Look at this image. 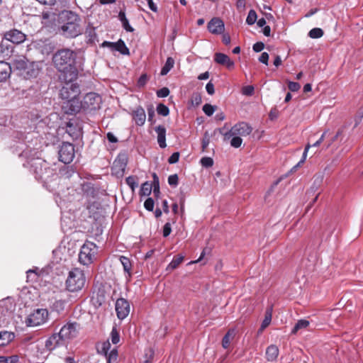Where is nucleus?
<instances>
[{"label": "nucleus", "instance_id": "obj_1", "mask_svg": "<svg viewBox=\"0 0 363 363\" xmlns=\"http://www.w3.org/2000/svg\"><path fill=\"white\" fill-rule=\"evenodd\" d=\"M76 59L77 53L69 48L59 49L52 55V62L60 73V80L64 82H72L77 78Z\"/></svg>", "mask_w": 363, "mask_h": 363}, {"label": "nucleus", "instance_id": "obj_2", "mask_svg": "<svg viewBox=\"0 0 363 363\" xmlns=\"http://www.w3.org/2000/svg\"><path fill=\"white\" fill-rule=\"evenodd\" d=\"M60 30L66 38H76L82 33L81 18L72 11H63L60 14Z\"/></svg>", "mask_w": 363, "mask_h": 363}, {"label": "nucleus", "instance_id": "obj_3", "mask_svg": "<svg viewBox=\"0 0 363 363\" xmlns=\"http://www.w3.org/2000/svg\"><path fill=\"white\" fill-rule=\"evenodd\" d=\"M12 63L14 69L19 70L26 78L35 77L38 73V70L34 68V62H30L24 56L16 57Z\"/></svg>", "mask_w": 363, "mask_h": 363}, {"label": "nucleus", "instance_id": "obj_4", "mask_svg": "<svg viewBox=\"0 0 363 363\" xmlns=\"http://www.w3.org/2000/svg\"><path fill=\"white\" fill-rule=\"evenodd\" d=\"M85 284V277L83 271L75 268L69 272L66 281V287L69 291H78L81 290Z\"/></svg>", "mask_w": 363, "mask_h": 363}, {"label": "nucleus", "instance_id": "obj_5", "mask_svg": "<svg viewBox=\"0 0 363 363\" xmlns=\"http://www.w3.org/2000/svg\"><path fill=\"white\" fill-rule=\"evenodd\" d=\"M98 247L90 241H86L82 246L79 254V261L84 265L91 264L97 255Z\"/></svg>", "mask_w": 363, "mask_h": 363}, {"label": "nucleus", "instance_id": "obj_6", "mask_svg": "<svg viewBox=\"0 0 363 363\" xmlns=\"http://www.w3.org/2000/svg\"><path fill=\"white\" fill-rule=\"evenodd\" d=\"M252 132V126L246 122L242 121L235 124L230 130L224 134V138L229 139L233 135L245 137Z\"/></svg>", "mask_w": 363, "mask_h": 363}, {"label": "nucleus", "instance_id": "obj_7", "mask_svg": "<svg viewBox=\"0 0 363 363\" xmlns=\"http://www.w3.org/2000/svg\"><path fill=\"white\" fill-rule=\"evenodd\" d=\"M48 311L45 308H38L28 315L26 325L29 327L38 326L43 324L48 319Z\"/></svg>", "mask_w": 363, "mask_h": 363}, {"label": "nucleus", "instance_id": "obj_8", "mask_svg": "<svg viewBox=\"0 0 363 363\" xmlns=\"http://www.w3.org/2000/svg\"><path fill=\"white\" fill-rule=\"evenodd\" d=\"M79 330L80 325L79 323L76 322H69L62 327L59 333L65 342L66 340H70L77 337Z\"/></svg>", "mask_w": 363, "mask_h": 363}, {"label": "nucleus", "instance_id": "obj_9", "mask_svg": "<svg viewBox=\"0 0 363 363\" xmlns=\"http://www.w3.org/2000/svg\"><path fill=\"white\" fill-rule=\"evenodd\" d=\"M59 160L65 164H69L73 161L75 155L74 147L70 143H63L58 151Z\"/></svg>", "mask_w": 363, "mask_h": 363}, {"label": "nucleus", "instance_id": "obj_10", "mask_svg": "<svg viewBox=\"0 0 363 363\" xmlns=\"http://www.w3.org/2000/svg\"><path fill=\"white\" fill-rule=\"evenodd\" d=\"M128 155L125 152H121L113 163L112 173L117 177H123L128 163Z\"/></svg>", "mask_w": 363, "mask_h": 363}, {"label": "nucleus", "instance_id": "obj_11", "mask_svg": "<svg viewBox=\"0 0 363 363\" xmlns=\"http://www.w3.org/2000/svg\"><path fill=\"white\" fill-rule=\"evenodd\" d=\"M65 85L60 89V97L66 101L79 96L80 94L79 86L77 84L65 82Z\"/></svg>", "mask_w": 363, "mask_h": 363}, {"label": "nucleus", "instance_id": "obj_12", "mask_svg": "<svg viewBox=\"0 0 363 363\" xmlns=\"http://www.w3.org/2000/svg\"><path fill=\"white\" fill-rule=\"evenodd\" d=\"M4 38L13 44H21L26 39V35L18 29H11L4 33Z\"/></svg>", "mask_w": 363, "mask_h": 363}, {"label": "nucleus", "instance_id": "obj_13", "mask_svg": "<svg viewBox=\"0 0 363 363\" xmlns=\"http://www.w3.org/2000/svg\"><path fill=\"white\" fill-rule=\"evenodd\" d=\"M82 108V102L79 100V96L66 101L62 104V109L67 114H74L78 113Z\"/></svg>", "mask_w": 363, "mask_h": 363}, {"label": "nucleus", "instance_id": "obj_14", "mask_svg": "<svg viewBox=\"0 0 363 363\" xmlns=\"http://www.w3.org/2000/svg\"><path fill=\"white\" fill-rule=\"evenodd\" d=\"M116 311L119 319L123 320L130 313V305L125 298H118L116 302Z\"/></svg>", "mask_w": 363, "mask_h": 363}, {"label": "nucleus", "instance_id": "obj_15", "mask_svg": "<svg viewBox=\"0 0 363 363\" xmlns=\"http://www.w3.org/2000/svg\"><path fill=\"white\" fill-rule=\"evenodd\" d=\"M65 343L59 333H54L46 340L45 347L48 350L52 351L57 347L64 345Z\"/></svg>", "mask_w": 363, "mask_h": 363}, {"label": "nucleus", "instance_id": "obj_16", "mask_svg": "<svg viewBox=\"0 0 363 363\" xmlns=\"http://www.w3.org/2000/svg\"><path fill=\"white\" fill-rule=\"evenodd\" d=\"M208 29L213 34H220L224 30V23L220 18H213L208 22Z\"/></svg>", "mask_w": 363, "mask_h": 363}, {"label": "nucleus", "instance_id": "obj_17", "mask_svg": "<svg viewBox=\"0 0 363 363\" xmlns=\"http://www.w3.org/2000/svg\"><path fill=\"white\" fill-rule=\"evenodd\" d=\"M30 166L33 169L36 177L41 178L43 169H45L47 167V164L44 160L38 157L31 161Z\"/></svg>", "mask_w": 363, "mask_h": 363}, {"label": "nucleus", "instance_id": "obj_18", "mask_svg": "<svg viewBox=\"0 0 363 363\" xmlns=\"http://www.w3.org/2000/svg\"><path fill=\"white\" fill-rule=\"evenodd\" d=\"M214 61L221 65L225 66L228 69H231L234 67L235 63L225 54L216 52L214 55Z\"/></svg>", "mask_w": 363, "mask_h": 363}, {"label": "nucleus", "instance_id": "obj_19", "mask_svg": "<svg viewBox=\"0 0 363 363\" xmlns=\"http://www.w3.org/2000/svg\"><path fill=\"white\" fill-rule=\"evenodd\" d=\"M11 67L10 64L0 61V83L5 82L11 76Z\"/></svg>", "mask_w": 363, "mask_h": 363}, {"label": "nucleus", "instance_id": "obj_20", "mask_svg": "<svg viewBox=\"0 0 363 363\" xmlns=\"http://www.w3.org/2000/svg\"><path fill=\"white\" fill-rule=\"evenodd\" d=\"M133 118L138 125H143L146 119L145 110L139 106L133 112Z\"/></svg>", "mask_w": 363, "mask_h": 363}, {"label": "nucleus", "instance_id": "obj_21", "mask_svg": "<svg viewBox=\"0 0 363 363\" xmlns=\"http://www.w3.org/2000/svg\"><path fill=\"white\" fill-rule=\"evenodd\" d=\"M325 134H326V132H324L322 134V135L320 136V138H319V140H318L313 145H310L309 143L306 145L304 152L303 153L302 159L298 162V163L294 167H298L305 162V160H306V156H307V152H308L309 148L311 147H318L323 141Z\"/></svg>", "mask_w": 363, "mask_h": 363}, {"label": "nucleus", "instance_id": "obj_22", "mask_svg": "<svg viewBox=\"0 0 363 363\" xmlns=\"http://www.w3.org/2000/svg\"><path fill=\"white\" fill-rule=\"evenodd\" d=\"M157 134V143L161 148H164L166 145V129L162 125L155 128Z\"/></svg>", "mask_w": 363, "mask_h": 363}, {"label": "nucleus", "instance_id": "obj_23", "mask_svg": "<svg viewBox=\"0 0 363 363\" xmlns=\"http://www.w3.org/2000/svg\"><path fill=\"white\" fill-rule=\"evenodd\" d=\"M14 333L6 330L0 331V347L5 346L14 339Z\"/></svg>", "mask_w": 363, "mask_h": 363}, {"label": "nucleus", "instance_id": "obj_24", "mask_svg": "<svg viewBox=\"0 0 363 363\" xmlns=\"http://www.w3.org/2000/svg\"><path fill=\"white\" fill-rule=\"evenodd\" d=\"M113 51H118L121 54L127 55H129V49L125 45L124 41L121 39L118 40L117 42L113 43V45L112 48Z\"/></svg>", "mask_w": 363, "mask_h": 363}, {"label": "nucleus", "instance_id": "obj_25", "mask_svg": "<svg viewBox=\"0 0 363 363\" xmlns=\"http://www.w3.org/2000/svg\"><path fill=\"white\" fill-rule=\"evenodd\" d=\"M279 355V349L274 345H269L266 350V358L268 361L273 362Z\"/></svg>", "mask_w": 363, "mask_h": 363}, {"label": "nucleus", "instance_id": "obj_26", "mask_svg": "<svg viewBox=\"0 0 363 363\" xmlns=\"http://www.w3.org/2000/svg\"><path fill=\"white\" fill-rule=\"evenodd\" d=\"M235 335V333L234 329L228 330V331L226 333V334L224 335L222 340V346L223 348L227 349L229 347L230 341L232 339H233Z\"/></svg>", "mask_w": 363, "mask_h": 363}, {"label": "nucleus", "instance_id": "obj_27", "mask_svg": "<svg viewBox=\"0 0 363 363\" xmlns=\"http://www.w3.org/2000/svg\"><path fill=\"white\" fill-rule=\"evenodd\" d=\"M120 261L123 267L124 272L128 274V277L131 276L132 264L129 258L125 256L120 257Z\"/></svg>", "mask_w": 363, "mask_h": 363}, {"label": "nucleus", "instance_id": "obj_28", "mask_svg": "<svg viewBox=\"0 0 363 363\" xmlns=\"http://www.w3.org/2000/svg\"><path fill=\"white\" fill-rule=\"evenodd\" d=\"M65 300L59 299L55 301V302L52 303L51 306V308L53 311H56L57 313H60L65 310Z\"/></svg>", "mask_w": 363, "mask_h": 363}, {"label": "nucleus", "instance_id": "obj_29", "mask_svg": "<svg viewBox=\"0 0 363 363\" xmlns=\"http://www.w3.org/2000/svg\"><path fill=\"white\" fill-rule=\"evenodd\" d=\"M118 18L122 23V26H123V28L126 31H128V32L133 31V28L129 24L128 20L127 19V18L125 16V13L123 11H121L119 12Z\"/></svg>", "mask_w": 363, "mask_h": 363}, {"label": "nucleus", "instance_id": "obj_30", "mask_svg": "<svg viewBox=\"0 0 363 363\" xmlns=\"http://www.w3.org/2000/svg\"><path fill=\"white\" fill-rule=\"evenodd\" d=\"M309 324V321L306 320L301 319L298 320L292 329L291 333L296 334L298 330L307 328Z\"/></svg>", "mask_w": 363, "mask_h": 363}, {"label": "nucleus", "instance_id": "obj_31", "mask_svg": "<svg viewBox=\"0 0 363 363\" xmlns=\"http://www.w3.org/2000/svg\"><path fill=\"white\" fill-rule=\"evenodd\" d=\"M12 52V48L4 43L3 41L0 43V57L9 56Z\"/></svg>", "mask_w": 363, "mask_h": 363}, {"label": "nucleus", "instance_id": "obj_32", "mask_svg": "<svg viewBox=\"0 0 363 363\" xmlns=\"http://www.w3.org/2000/svg\"><path fill=\"white\" fill-rule=\"evenodd\" d=\"M174 64V61L172 57H168L165 65L163 66L161 70V75L164 76L166 75L169 70L173 67Z\"/></svg>", "mask_w": 363, "mask_h": 363}, {"label": "nucleus", "instance_id": "obj_33", "mask_svg": "<svg viewBox=\"0 0 363 363\" xmlns=\"http://www.w3.org/2000/svg\"><path fill=\"white\" fill-rule=\"evenodd\" d=\"M182 264V255H177L167 267V270H173Z\"/></svg>", "mask_w": 363, "mask_h": 363}, {"label": "nucleus", "instance_id": "obj_34", "mask_svg": "<svg viewBox=\"0 0 363 363\" xmlns=\"http://www.w3.org/2000/svg\"><path fill=\"white\" fill-rule=\"evenodd\" d=\"M85 99L86 102L90 101L91 103V101H94V104H96L98 107L99 106L101 101L100 96L94 93L87 94L86 95Z\"/></svg>", "mask_w": 363, "mask_h": 363}, {"label": "nucleus", "instance_id": "obj_35", "mask_svg": "<svg viewBox=\"0 0 363 363\" xmlns=\"http://www.w3.org/2000/svg\"><path fill=\"white\" fill-rule=\"evenodd\" d=\"M152 186L151 184L145 182L141 186L140 194L141 196H149L152 191Z\"/></svg>", "mask_w": 363, "mask_h": 363}, {"label": "nucleus", "instance_id": "obj_36", "mask_svg": "<svg viewBox=\"0 0 363 363\" xmlns=\"http://www.w3.org/2000/svg\"><path fill=\"white\" fill-rule=\"evenodd\" d=\"M272 320V313L269 311H267L264 316V319L263 320L259 330H264L271 323Z\"/></svg>", "mask_w": 363, "mask_h": 363}, {"label": "nucleus", "instance_id": "obj_37", "mask_svg": "<svg viewBox=\"0 0 363 363\" xmlns=\"http://www.w3.org/2000/svg\"><path fill=\"white\" fill-rule=\"evenodd\" d=\"M324 32L321 28H314L309 31L308 36L311 38H321Z\"/></svg>", "mask_w": 363, "mask_h": 363}, {"label": "nucleus", "instance_id": "obj_38", "mask_svg": "<svg viewBox=\"0 0 363 363\" xmlns=\"http://www.w3.org/2000/svg\"><path fill=\"white\" fill-rule=\"evenodd\" d=\"M257 16L255 10L251 9L248 12V15L246 18V23L248 25H253L257 21Z\"/></svg>", "mask_w": 363, "mask_h": 363}, {"label": "nucleus", "instance_id": "obj_39", "mask_svg": "<svg viewBox=\"0 0 363 363\" xmlns=\"http://www.w3.org/2000/svg\"><path fill=\"white\" fill-rule=\"evenodd\" d=\"M106 357L107 363H116L118 357L117 350L113 349Z\"/></svg>", "mask_w": 363, "mask_h": 363}, {"label": "nucleus", "instance_id": "obj_40", "mask_svg": "<svg viewBox=\"0 0 363 363\" xmlns=\"http://www.w3.org/2000/svg\"><path fill=\"white\" fill-rule=\"evenodd\" d=\"M202 101L201 96L199 93H194L191 96L190 104L192 106H198Z\"/></svg>", "mask_w": 363, "mask_h": 363}, {"label": "nucleus", "instance_id": "obj_41", "mask_svg": "<svg viewBox=\"0 0 363 363\" xmlns=\"http://www.w3.org/2000/svg\"><path fill=\"white\" fill-rule=\"evenodd\" d=\"M18 361V357L13 355L10 357L0 356V363H16Z\"/></svg>", "mask_w": 363, "mask_h": 363}, {"label": "nucleus", "instance_id": "obj_42", "mask_svg": "<svg viewBox=\"0 0 363 363\" xmlns=\"http://www.w3.org/2000/svg\"><path fill=\"white\" fill-rule=\"evenodd\" d=\"M216 109V106H212L210 104H206L203 106V111L208 116H211Z\"/></svg>", "mask_w": 363, "mask_h": 363}, {"label": "nucleus", "instance_id": "obj_43", "mask_svg": "<svg viewBox=\"0 0 363 363\" xmlns=\"http://www.w3.org/2000/svg\"><path fill=\"white\" fill-rule=\"evenodd\" d=\"M230 140V145L235 148H238L242 143V139L238 135H233Z\"/></svg>", "mask_w": 363, "mask_h": 363}, {"label": "nucleus", "instance_id": "obj_44", "mask_svg": "<svg viewBox=\"0 0 363 363\" xmlns=\"http://www.w3.org/2000/svg\"><path fill=\"white\" fill-rule=\"evenodd\" d=\"M157 111L159 115L166 116L169 114V108L167 106L164 105L163 104H160L157 106Z\"/></svg>", "mask_w": 363, "mask_h": 363}, {"label": "nucleus", "instance_id": "obj_45", "mask_svg": "<svg viewBox=\"0 0 363 363\" xmlns=\"http://www.w3.org/2000/svg\"><path fill=\"white\" fill-rule=\"evenodd\" d=\"M111 341L113 344H117L120 340V335L119 333L116 329V327H113L112 328L111 333Z\"/></svg>", "mask_w": 363, "mask_h": 363}, {"label": "nucleus", "instance_id": "obj_46", "mask_svg": "<svg viewBox=\"0 0 363 363\" xmlns=\"http://www.w3.org/2000/svg\"><path fill=\"white\" fill-rule=\"evenodd\" d=\"M168 184L172 187H176L179 184V177L177 174H172L168 177Z\"/></svg>", "mask_w": 363, "mask_h": 363}, {"label": "nucleus", "instance_id": "obj_47", "mask_svg": "<svg viewBox=\"0 0 363 363\" xmlns=\"http://www.w3.org/2000/svg\"><path fill=\"white\" fill-rule=\"evenodd\" d=\"M201 164L204 167H211L213 164V160L211 157H205L201 158Z\"/></svg>", "mask_w": 363, "mask_h": 363}, {"label": "nucleus", "instance_id": "obj_48", "mask_svg": "<svg viewBox=\"0 0 363 363\" xmlns=\"http://www.w3.org/2000/svg\"><path fill=\"white\" fill-rule=\"evenodd\" d=\"M125 182L132 190H134L135 188L138 186V183L136 182L135 178L133 176L127 177Z\"/></svg>", "mask_w": 363, "mask_h": 363}, {"label": "nucleus", "instance_id": "obj_49", "mask_svg": "<svg viewBox=\"0 0 363 363\" xmlns=\"http://www.w3.org/2000/svg\"><path fill=\"white\" fill-rule=\"evenodd\" d=\"M111 345L108 342H104L101 345V347L100 350H99V352L101 353L104 356H106L108 353L109 352Z\"/></svg>", "mask_w": 363, "mask_h": 363}, {"label": "nucleus", "instance_id": "obj_50", "mask_svg": "<svg viewBox=\"0 0 363 363\" xmlns=\"http://www.w3.org/2000/svg\"><path fill=\"white\" fill-rule=\"evenodd\" d=\"M254 86L251 85L245 86L242 89V94L245 96H252L254 94Z\"/></svg>", "mask_w": 363, "mask_h": 363}, {"label": "nucleus", "instance_id": "obj_51", "mask_svg": "<svg viewBox=\"0 0 363 363\" xmlns=\"http://www.w3.org/2000/svg\"><path fill=\"white\" fill-rule=\"evenodd\" d=\"M169 94V90L167 87H163L157 91V96L160 98L167 97Z\"/></svg>", "mask_w": 363, "mask_h": 363}, {"label": "nucleus", "instance_id": "obj_52", "mask_svg": "<svg viewBox=\"0 0 363 363\" xmlns=\"http://www.w3.org/2000/svg\"><path fill=\"white\" fill-rule=\"evenodd\" d=\"M145 208L150 211H152L154 208V201L152 198H148L144 203Z\"/></svg>", "mask_w": 363, "mask_h": 363}, {"label": "nucleus", "instance_id": "obj_53", "mask_svg": "<svg viewBox=\"0 0 363 363\" xmlns=\"http://www.w3.org/2000/svg\"><path fill=\"white\" fill-rule=\"evenodd\" d=\"M288 88L291 91H297L300 89L301 85L298 82H289Z\"/></svg>", "mask_w": 363, "mask_h": 363}, {"label": "nucleus", "instance_id": "obj_54", "mask_svg": "<svg viewBox=\"0 0 363 363\" xmlns=\"http://www.w3.org/2000/svg\"><path fill=\"white\" fill-rule=\"evenodd\" d=\"M180 153L179 152H174L168 159L169 164H174L179 160Z\"/></svg>", "mask_w": 363, "mask_h": 363}, {"label": "nucleus", "instance_id": "obj_55", "mask_svg": "<svg viewBox=\"0 0 363 363\" xmlns=\"http://www.w3.org/2000/svg\"><path fill=\"white\" fill-rule=\"evenodd\" d=\"M264 48V44L262 42H257L253 45V50L256 52H261Z\"/></svg>", "mask_w": 363, "mask_h": 363}, {"label": "nucleus", "instance_id": "obj_56", "mask_svg": "<svg viewBox=\"0 0 363 363\" xmlns=\"http://www.w3.org/2000/svg\"><path fill=\"white\" fill-rule=\"evenodd\" d=\"M153 177H154V189H153V192H154V194L155 195H157V194L160 193L159 181H158V178H157V177L156 176L155 174H154Z\"/></svg>", "mask_w": 363, "mask_h": 363}, {"label": "nucleus", "instance_id": "obj_57", "mask_svg": "<svg viewBox=\"0 0 363 363\" xmlns=\"http://www.w3.org/2000/svg\"><path fill=\"white\" fill-rule=\"evenodd\" d=\"M259 61L266 65H268L269 55L267 52H262L259 58Z\"/></svg>", "mask_w": 363, "mask_h": 363}, {"label": "nucleus", "instance_id": "obj_58", "mask_svg": "<svg viewBox=\"0 0 363 363\" xmlns=\"http://www.w3.org/2000/svg\"><path fill=\"white\" fill-rule=\"evenodd\" d=\"M147 82V76L145 74H142L138 81V85L139 86H143Z\"/></svg>", "mask_w": 363, "mask_h": 363}, {"label": "nucleus", "instance_id": "obj_59", "mask_svg": "<svg viewBox=\"0 0 363 363\" xmlns=\"http://www.w3.org/2000/svg\"><path fill=\"white\" fill-rule=\"evenodd\" d=\"M171 233V226L169 223H167L163 228V236L167 237Z\"/></svg>", "mask_w": 363, "mask_h": 363}, {"label": "nucleus", "instance_id": "obj_60", "mask_svg": "<svg viewBox=\"0 0 363 363\" xmlns=\"http://www.w3.org/2000/svg\"><path fill=\"white\" fill-rule=\"evenodd\" d=\"M206 91L208 92V94L210 95H213L215 92L214 85L211 82H209L206 84Z\"/></svg>", "mask_w": 363, "mask_h": 363}, {"label": "nucleus", "instance_id": "obj_61", "mask_svg": "<svg viewBox=\"0 0 363 363\" xmlns=\"http://www.w3.org/2000/svg\"><path fill=\"white\" fill-rule=\"evenodd\" d=\"M209 143H210V139L208 136H204L203 140H202V144H201V147H202V150L203 151H205L206 149L207 148V147L209 145Z\"/></svg>", "mask_w": 363, "mask_h": 363}, {"label": "nucleus", "instance_id": "obj_62", "mask_svg": "<svg viewBox=\"0 0 363 363\" xmlns=\"http://www.w3.org/2000/svg\"><path fill=\"white\" fill-rule=\"evenodd\" d=\"M150 9L152 10L154 12H156L157 11V7L156 4L153 2L152 0H145Z\"/></svg>", "mask_w": 363, "mask_h": 363}, {"label": "nucleus", "instance_id": "obj_63", "mask_svg": "<svg viewBox=\"0 0 363 363\" xmlns=\"http://www.w3.org/2000/svg\"><path fill=\"white\" fill-rule=\"evenodd\" d=\"M222 41L225 45H228L230 43V37L228 34H223Z\"/></svg>", "mask_w": 363, "mask_h": 363}, {"label": "nucleus", "instance_id": "obj_64", "mask_svg": "<svg viewBox=\"0 0 363 363\" xmlns=\"http://www.w3.org/2000/svg\"><path fill=\"white\" fill-rule=\"evenodd\" d=\"M106 137H107L108 140L111 143H116L117 142L116 137H115L114 135L111 133H108Z\"/></svg>", "mask_w": 363, "mask_h": 363}]
</instances>
